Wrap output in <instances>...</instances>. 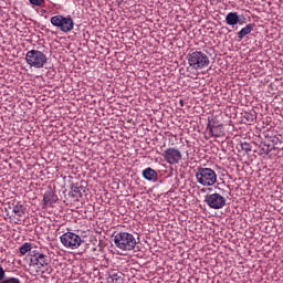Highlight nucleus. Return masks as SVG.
Returning <instances> with one entry per match:
<instances>
[{
	"label": "nucleus",
	"instance_id": "f257e3e1",
	"mask_svg": "<svg viewBox=\"0 0 283 283\" xmlns=\"http://www.w3.org/2000/svg\"><path fill=\"white\" fill-rule=\"evenodd\" d=\"M29 258L30 275L36 276L39 273H43V269L50 264V256L39 250L31 251Z\"/></svg>",
	"mask_w": 283,
	"mask_h": 283
},
{
	"label": "nucleus",
	"instance_id": "f03ea898",
	"mask_svg": "<svg viewBox=\"0 0 283 283\" xmlns=\"http://www.w3.org/2000/svg\"><path fill=\"white\" fill-rule=\"evenodd\" d=\"M186 59L189 65L187 72H189L190 67L192 70H205V67H209V64L211 63L209 55L202 51H190Z\"/></svg>",
	"mask_w": 283,
	"mask_h": 283
},
{
	"label": "nucleus",
	"instance_id": "7ed1b4c3",
	"mask_svg": "<svg viewBox=\"0 0 283 283\" xmlns=\"http://www.w3.org/2000/svg\"><path fill=\"white\" fill-rule=\"evenodd\" d=\"M196 180L202 187H213L218 182V175L216 170L199 166L195 170Z\"/></svg>",
	"mask_w": 283,
	"mask_h": 283
},
{
	"label": "nucleus",
	"instance_id": "20e7f679",
	"mask_svg": "<svg viewBox=\"0 0 283 283\" xmlns=\"http://www.w3.org/2000/svg\"><path fill=\"white\" fill-rule=\"evenodd\" d=\"M114 243L120 251H134L136 249V238L128 232H118L114 237Z\"/></svg>",
	"mask_w": 283,
	"mask_h": 283
},
{
	"label": "nucleus",
	"instance_id": "39448f33",
	"mask_svg": "<svg viewBox=\"0 0 283 283\" xmlns=\"http://www.w3.org/2000/svg\"><path fill=\"white\" fill-rule=\"evenodd\" d=\"M50 23L56 28V30H60V32H64V34H67L74 30V19H72V15H53L50 19Z\"/></svg>",
	"mask_w": 283,
	"mask_h": 283
},
{
	"label": "nucleus",
	"instance_id": "423d86ee",
	"mask_svg": "<svg viewBox=\"0 0 283 283\" xmlns=\"http://www.w3.org/2000/svg\"><path fill=\"white\" fill-rule=\"evenodd\" d=\"M25 61L31 67L41 70L48 63V55L39 50H30L25 54Z\"/></svg>",
	"mask_w": 283,
	"mask_h": 283
},
{
	"label": "nucleus",
	"instance_id": "0eeeda50",
	"mask_svg": "<svg viewBox=\"0 0 283 283\" xmlns=\"http://www.w3.org/2000/svg\"><path fill=\"white\" fill-rule=\"evenodd\" d=\"M60 242L65 249H78L83 244V239L74 232H65L60 237Z\"/></svg>",
	"mask_w": 283,
	"mask_h": 283
},
{
	"label": "nucleus",
	"instance_id": "6e6552de",
	"mask_svg": "<svg viewBox=\"0 0 283 283\" xmlns=\"http://www.w3.org/2000/svg\"><path fill=\"white\" fill-rule=\"evenodd\" d=\"M203 202H206L210 209H223V207L227 205V198L218 192H214L206 195Z\"/></svg>",
	"mask_w": 283,
	"mask_h": 283
},
{
	"label": "nucleus",
	"instance_id": "1a4fd4ad",
	"mask_svg": "<svg viewBox=\"0 0 283 283\" xmlns=\"http://www.w3.org/2000/svg\"><path fill=\"white\" fill-rule=\"evenodd\" d=\"M163 158L168 165H178L182 160V153L177 148H167L163 153Z\"/></svg>",
	"mask_w": 283,
	"mask_h": 283
},
{
	"label": "nucleus",
	"instance_id": "9d476101",
	"mask_svg": "<svg viewBox=\"0 0 283 283\" xmlns=\"http://www.w3.org/2000/svg\"><path fill=\"white\" fill-rule=\"evenodd\" d=\"M208 136L220 138L224 135V132L222 130V124L216 123V120L209 122L207 126Z\"/></svg>",
	"mask_w": 283,
	"mask_h": 283
},
{
	"label": "nucleus",
	"instance_id": "9b49d317",
	"mask_svg": "<svg viewBox=\"0 0 283 283\" xmlns=\"http://www.w3.org/2000/svg\"><path fill=\"white\" fill-rule=\"evenodd\" d=\"M226 23L227 25H231V28L235 25H244V20L240 19V15H238V12H229L226 15Z\"/></svg>",
	"mask_w": 283,
	"mask_h": 283
},
{
	"label": "nucleus",
	"instance_id": "f8f14e48",
	"mask_svg": "<svg viewBox=\"0 0 283 283\" xmlns=\"http://www.w3.org/2000/svg\"><path fill=\"white\" fill-rule=\"evenodd\" d=\"M12 213H14V218H17V220H20V218H23L25 216V206L18 201L12 207Z\"/></svg>",
	"mask_w": 283,
	"mask_h": 283
},
{
	"label": "nucleus",
	"instance_id": "ddd939ff",
	"mask_svg": "<svg viewBox=\"0 0 283 283\" xmlns=\"http://www.w3.org/2000/svg\"><path fill=\"white\" fill-rule=\"evenodd\" d=\"M143 178H145V180H156L158 178V172H156V170H154V168H146L143 170L142 172Z\"/></svg>",
	"mask_w": 283,
	"mask_h": 283
},
{
	"label": "nucleus",
	"instance_id": "4468645a",
	"mask_svg": "<svg viewBox=\"0 0 283 283\" xmlns=\"http://www.w3.org/2000/svg\"><path fill=\"white\" fill-rule=\"evenodd\" d=\"M56 200H59V197H56V195H54V192L52 191H46L44 193V197H43V202L44 205H54V202H56Z\"/></svg>",
	"mask_w": 283,
	"mask_h": 283
},
{
	"label": "nucleus",
	"instance_id": "2eb2a0df",
	"mask_svg": "<svg viewBox=\"0 0 283 283\" xmlns=\"http://www.w3.org/2000/svg\"><path fill=\"white\" fill-rule=\"evenodd\" d=\"M253 28H254V24H252V23L247 24L244 28H242L238 32V39H240V41H242V39H244V36H247V34H251V32H253Z\"/></svg>",
	"mask_w": 283,
	"mask_h": 283
},
{
	"label": "nucleus",
	"instance_id": "dca6fc26",
	"mask_svg": "<svg viewBox=\"0 0 283 283\" xmlns=\"http://www.w3.org/2000/svg\"><path fill=\"white\" fill-rule=\"evenodd\" d=\"M83 186H78V184L74 185L72 187V190L70 191V196L74 198L75 200H78V198H83Z\"/></svg>",
	"mask_w": 283,
	"mask_h": 283
},
{
	"label": "nucleus",
	"instance_id": "f3484780",
	"mask_svg": "<svg viewBox=\"0 0 283 283\" xmlns=\"http://www.w3.org/2000/svg\"><path fill=\"white\" fill-rule=\"evenodd\" d=\"M0 283H21V281H19L17 277L6 280V270H3V268L0 265Z\"/></svg>",
	"mask_w": 283,
	"mask_h": 283
},
{
	"label": "nucleus",
	"instance_id": "a211bd4d",
	"mask_svg": "<svg viewBox=\"0 0 283 283\" xmlns=\"http://www.w3.org/2000/svg\"><path fill=\"white\" fill-rule=\"evenodd\" d=\"M272 149L273 148L271 147V145L262 143L259 146V154H260V156H269V154H271Z\"/></svg>",
	"mask_w": 283,
	"mask_h": 283
},
{
	"label": "nucleus",
	"instance_id": "6ab92c4d",
	"mask_svg": "<svg viewBox=\"0 0 283 283\" xmlns=\"http://www.w3.org/2000/svg\"><path fill=\"white\" fill-rule=\"evenodd\" d=\"M243 118H245L247 123L251 125V123H254L255 119L258 118V113H255V111L245 112Z\"/></svg>",
	"mask_w": 283,
	"mask_h": 283
},
{
	"label": "nucleus",
	"instance_id": "aec40b11",
	"mask_svg": "<svg viewBox=\"0 0 283 283\" xmlns=\"http://www.w3.org/2000/svg\"><path fill=\"white\" fill-rule=\"evenodd\" d=\"M32 252V243L25 242L20 247V254L25 255L27 253Z\"/></svg>",
	"mask_w": 283,
	"mask_h": 283
},
{
	"label": "nucleus",
	"instance_id": "412c9836",
	"mask_svg": "<svg viewBox=\"0 0 283 283\" xmlns=\"http://www.w3.org/2000/svg\"><path fill=\"white\" fill-rule=\"evenodd\" d=\"M112 283H120L123 282V273H113L109 276Z\"/></svg>",
	"mask_w": 283,
	"mask_h": 283
},
{
	"label": "nucleus",
	"instance_id": "4be33fe9",
	"mask_svg": "<svg viewBox=\"0 0 283 283\" xmlns=\"http://www.w3.org/2000/svg\"><path fill=\"white\" fill-rule=\"evenodd\" d=\"M29 2L31 3V6H36L38 8H41V6L45 3V0H29Z\"/></svg>",
	"mask_w": 283,
	"mask_h": 283
},
{
	"label": "nucleus",
	"instance_id": "5701e85b",
	"mask_svg": "<svg viewBox=\"0 0 283 283\" xmlns=\"http://www.w3.org/2000/svg\"><path fill=\"white\" fill-rule=\"evenodd\" d=\"M241 149H242L243 151H245L247 154H249V151H251V144H249V143H242V144H241Z\"/></svg>",
	"mask_w": 283,
	"mask_h": 283
}]
</instances>
